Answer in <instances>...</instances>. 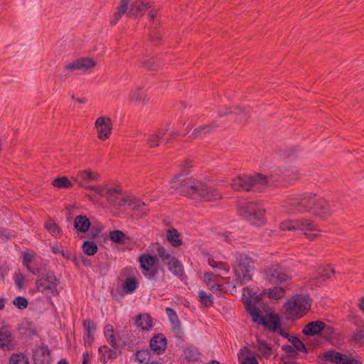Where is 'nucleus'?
I'll return each mask as SVG.
<instances>
[{
	"mask_svg": "<svg viewBox=\"0 0 364 364\" xmlns=\"http://www.w3.org/2000/svg\"><path fill=\"white\" fill-rule=\"evenodd\" d=\"M83 326L85 328L84 339H90L92 337V333L95 330V326L90 319H86L83 322Z\"/></svg>",
	"mask_w": 364,
	"mask_h": 364,
	"instance_id": "obj_42",
	"label": "nucleus"
},
{
	"mask_svg": "<svg viewBox=\"0 0 364 364\" xmlns=\"http://www.w3.org/2000/svg\"><path fill=\"white\" fill-rule=\"evenodd\" d=\"M135 324L141 330H149L152 328V318L150 315L147 314H139L136 316Z\"/></svg>",
	"mask_w": 364,
	"mask_h": 364,
	"instance_id": "obj_25",
	"label": "nucleus"
},
{
	"mask_svg": "<svg viewBox=\"0 0 364 364\" xmlns=\"http://www.w3.org/2000/svg\"><path fill=\"white\" fill-rule=\"evenodd\" d=\"M242 109L240 107H235L234 110L230 109L228 107H225L223 109L220 110L218 112V114L220 116H224L229 113H235V114H240L242 112Z\"/></svg>",
	"mask_w": 364,
	"mask_h": 364,
	"instance_id": "obj_54",
	"label": "nucleus"
},
{
	"mask_svg": "<svg viewBox=\"0 0 364 364\" xmlns=\"http://www.w3.org/2000/svg\"><path fill=\"white\" fill-rule=\"evenodd\" d=\"M13 304L18 309H25L28 306V301L23 296H16L13 300Z\"/></svg>",
	"mask_w": 364,
	"mask_h": 364,
	"instance_id": "obj_47",
	"label": "nucleus"
},
{
	"mask_svg": "<svg viewBox=\"0 0 364 364\" xmlns=\"http://www.w3.org/2000/svg\"><path fill=\"white\" fill-rule=\"evenodd\" d=\"M239 213L250 223L261 226L264 223L265 210L260 205L254 202H242L238 205Z\"/></svg>",
	"mask_w": 364,
	"mask_h": 364,
	"instance_id": "obj_6",
	"label": "nucleus"
},
{
	"mask_svg": "<svg viewBox=\"0 0 364 364\" xmlns=\"http://www.w3.org/2000/svg\"><path fill=\"white\" fill-rule=\"evenodd\" d=\"M33 255L29 252L23 253V263L27 267L28 269L31 270L29 264L31 262Z\"/></svg>",
	"mask_w": 364,
	"mask_h": 364,
	"instance_id": "obj_56",
	"label": "nucleus"
},
{
	"mask_svg": "<svg viewBox=\"0 0 364 364\" xmlns=\"http://www.w3.org/2000/svg\"><path fill=\"white\" fill-rule=\"evenodd\" d=\"M28 359L27 356L22 353H14L11 355L9 359V364H28Z\"/></svg>",
	"mask_w": 364,
	"mask_h": 364,
	"instance_id": "obj_40",
	"label": "nucleus"
},
{
	"mask_svg": "<svg viewBox=\"0 0 364 364\" xmlns=\"http://www.w3.org/2000/svg\"><path fill=\"white\" fill-rule=\"evenodd\" d=\"M208 262L216 272L220 274H227L230 271V267L226 262H218L210 257L208 259Z\"/></svg>",
	"mask_w": 364,
	"mask_h": 364,
	"instance_id": "obj_28",
	"label": "nucleus"
},
{
	"mask_svg": "<svg viewBox=\"0 0 364 364\" xmlns=\"http://www.w3.org/2000/svg\"><path fill=\"white\" fill-rule=\"evenodd\" d=\"M180 235L177 230L175 229L169 230L167 232V240L174 246L178 247L181 245V240L179 238Z\"/></svg>",
	"mask_w": 364,
	"mask_h": 364,
	"instance_id": "obj_41",
	"label": "nucleus"
},
{
	"mask_svg": "<svg viewBox=\"0 0 364 364\" xmlns=\"http://www.w3.org/2000/svg\"><path fill=\"white\" fill-rule=\"evenodd\" d=\"M52 184L56 188H68V178L67 176H63L57 178L53 181Z\"/></svg>",
	"mask_w": 364,
	"mask_h": 364,
	"instance_id": "obj_48",
	"label": "nucleus"
},
{
	"mask_svg": "<svg viewBox=\"0 0 364 364\" xmlns=\"http://www.w3.org/2000/svg\"><path fill=\"white\" fill-rule=\"evenodd\" d=\"M165 311H166V314L170 322H176L177 323V319H178V317L175 310H173V309H171L170 307H166L165 309Z\"/></svg>",
	"mask_w": 364,
	"mask_h": 364,
	"instance_id": "obj_52",
	"label": "nucleus"
},
{
	"mask_svg": "<svg viewBox=\"0 0 364 364\" xmlns=\"http://www.w3.org/2000/svg\"><path fill=\"white\" fill-rule=\"evenodd\" d=\"M324 358L336 364H360L358 360L335 350L326 352L324 354Z\"/></svg>",
	"mask_w": 364,
	"mask_h": 364,
	"instance_id": "obj_16",
	"label": "nucleus"
},
{
	"mask_svg": "<svg viewBox=\"0 0 364 364\" xmlns=\"http://www.w3.org/2000/svg\"><path fill=\"white\" fill-rule=\"evenodd\" d=\"M279 177L272 175L267 178L261 173H255L253 176L240 175L232 179L230 186L237 191L259 190L260 186L264 185H274L279 182Z\"/></svg>",
	"mask_w": 364,
	"mask_h": 364,
	"instance_id": "obj_3",
	"label": "nucleus"
},
{
	"mask_svg": "<svg viewBox=\"0 0 364 364\" xmlns=\"http://www.w3.org/2000/svg\"><path fill=\"white\" fill-rule=\"evenodd\" d=\"M129 206L133 210L137 211L140 216H145L149 213V208L146 205L136 198H131L129 200Z\"/></svg>",
	"mask_w": 364,
	"mask_h": 364,
	"instance_id": "obj_27",
	"label": "nucleus"
},
{
	"mask_svg": "<svg viewBox=\"0 0 364 364\" xmlns=\"http://www.w3.org/2000/svg\"><path fill=\"white\" fill-rule=\"evenodd\" d=\"M241 364H259L257 360L253 356H247L242 361Z\"/></svg>",
	"mask_w": 364,
	"mask_h": 364,
	"instance_id": "obj_58",
	"label": "nucleus"
},
{
	"mask_svg": "<svg viewBox=\"0 0 364 364\" xmlns=\"http://www.w3.org/2000/svg\"><path fill=\"white\" fill-rule=\"evenodd\" d=\"M198 297L200 301L205 306H210L213 304V296L203 290L199 291Z\"/></svg>",
	"mask_w": 364,
	"mask_h": 364,
	"instance_id": "obj_44",
	"label": "nucleus"
},
{
	"mask_svg": "<svg viewBox=\"0 0 364 364\" xmlns=\"http://www.w3.org/2000/svg\"><path fill=\"white\" fill-rule=\"evenodd\" d=\"M255 294L248 288H243L242 297L245 305L246 311L252 317L254 323L259 325L264 323L265 317L263 316L262 311L256 306L255 304L252 303V299L255 298Z\"/></svg>",
	"mask_w": 364,
	"mask_h": 364,
	"instance_id": "obj_10",
	"label": "nucleus"
},
{
	"mask_svg": "<svg viewBox=\"0 0 364 364\" xmlns=\"http://www.w3.org/2000/svg\"><path fill=\"white\" fill-rule=\"evenodd\" d=\"M256 348L258 349V350L262 353L263 356H270L272 353V348L267 342L260 339H257Z\"/></svg>",
	"mask_w": 364,
	"mask_h": 364,
	"instance_id": "obj_39",
	"label": "nucleus"
},
{
	"mask_svg": "<svg viewBox=\"0 0 364 364\" xmlns=\"http://www.w3.org/2000/svg\"><path fill=\"white\" fill-rule=\"evenodd\" d=\"M160 38H161L160 34L156 33L154 36V34L150 35V40L153 42H154L155 41H158Z\"/></svg>",
	"mask_w": 364,
	"mask_h": 364,
	"instance_id": "obj_62",
	"label": "nucleus"
},
{
	"mask_svg": "<svg viewBox=\"0 0 364 364\" xmlns=\"http://www.w3.org/2000/svg\"><path fill=\"white\" fill-rule=\"evenodd\" d=\"M302 332L306 336H315L321 332L331 335L333 331L331 327L327 326L323 321H315L308 323L303 328Z\"/></svg>",
	"mask_w": 364,
	"mask_h": 364,
	"instance_id": "obj_14",
	"label": "nucleus"
},
{
	"mask_svg": "<svg viewBox=\"0 0 364 364\" xmlns=\"http://www.w3.org/2000/svg\"><path fill=\"white\" fill-rule=\"evenodd\" d=\"M139 261L144 276L149 280L156 279L159 272L157 257L149 254H143L139 257Z\"/></svg>",
	"mask_w": 364,
	"mask_h": 364,
	"instance_id": "obj_11",
	"label": "nucleus"
},
{
	"mask_svg": "<svg viewBox=\"0 0 364 364\" xmlns=\"http://www.w3.org/2000/svg\"><path fill=\"white\" fill-rule=\"evenodd\" d=\"M80 176L84 180H97V174L90 171H82L80 173Z\"/></svg>",
	"mask_w": 364,
	"mask_h": 364,
	"instance_id": "obj_53",
	"label": "nucleus"
},
{
	"mask_svg": "<svg viewBox=\"0 0 364 364\" xmlns=\"http://www.w3.org/2000/svg\"><path fill=\"white\" fill-rule=\"evenodd\" d=\"M284 206L292 213H304L313 209L314 214L319 216L328 215L333 211L329 203L311 193L291 196L285 200Z\"/></svg>",
	"mask_w": 364,
	"mask_h": 364,
	"instance_id": "obj_1",
	"label": "nucleus"
},
{
	"mask_svg": "<svg viewBox=\"0 0 364 364\" xmlns=\"http://www.w3.org/2000/svg\"><path fill=\"white\" fill-rule=\"evenodd\" d=\"M168 269L176 276L181 277L183 274V267L181 263L174 257L171 260L170 264H167Z\"/></svg>",
	"mask_w": 364,
	"mask_h": 364,
	"instance_id": "obj_33",
	"label": "nucleus"
},
{
	"mask_svg": "<svg viewBox=\"0 0 364 364\" xmlns=\"http://www.w3.org/2000/svg\"><path fill=\"white\" fill-rule=\"evenodd\" d=\"M265 274L267 279L271 283H282L290 278L287 269L279 264L268 267Z\"/></svg>",
	"mask_w": 364,
	"mask_h": 364,
	"instance_id": "obj_13",
	"label": "nucleus"
},
{
	"mask_svg": "<svg viewBox=\"0 0 364 364\" xmlns=\"http://www.w3.org/2000/svg\"><path fill=\"white\" fill-rule=\"evenodd\" d=\"M51 250L54 254H60L63 257H68L66 251L63 248V247L60 245H55L52 246Z\"/></svg>",
	"mask_w": 364,
	"mask_h": 364,
	"instance_id": "obj_55",
	"label": "nucleus"
},
{
	"mask_svg": "<svg viewBox=\"0 0 364 364\" xmlns=\"http://www.w3.org/2000/svg\"><path fill=\"white\" fill-rule=\"evenodd\" d=\"M149 7V0H121L117 11L111 18L110 23L116 24L126 13L129 16H141Z\"/></svg>",
	"mask_w": 364,
	"mask_h": 364,
	"instance_id": "obj_4",
	"label": "nucleus"
},
{
	"mask_svg": "<svg viewBox=\"0 0 364 364\" xmlns=\"http://www.w3.org/2000/svg\"><path fill=\"white\" fill-rule=\"evenodd\" d=\"M104 335L107 338L108 343L114 348H117L118 344L116 341V338L114 333L113 326L110 324H107L104 328Z\"/></svg>",
	"mask_w": 364,
	"mask_h": 364,
	"instance_id": "obj_34",
	"label": "nucleus"
},
{
	"mask_svg": "<svg viewBox=\"0 0 364 364\" xmlns=\"http://www.w3.org/2000/svg\"><path fill=\"white\" fill-rule=\"evenodd\" d=\"M137 286V280L134 277H129L124 281L123 291L126 294L133 293L136 289Z\"/></svg>",
	"mask_w": 364,
	"mask_h": 364,
	"instance_id": "obj_36",
	"label": "nucleus"
},
{
	"mask_svg": "<svg viewBox=\"0 0 364 364\" xmlns=\"http://www.w3.org/2000/svg\"><path fill=\"white\" fill-rule=\"evenodd\" d=\"M284 349L287 352V353H294L295 352V350L294 348V346H287L286 347L284 348Z\"/></svg>",
	"mask_w": 364,
	"mask_h": 364,
	"instance_id": "obj_63",
	"label": "nucleus"
},
{
	"mask_svg": "<svg viewBox=\"0 0 364 364\" xmlns=\"http://www.w3.org/2000/svg\"><path fill=\"white\" fill-rule=\"evenodd\" d=\"M262 326L272 332L282 331L280 328L281 321L277 315L270 314L268 319L265 318L264 323H262Z\"/></svg>",
	"mask_w": 364,
	"mask_h": 364,
	"instance_id": "obj_24",
	"label": "nucleus"
},
{
	"mask_svg": "<svg viewBox=\"0 0 364 364\" xmlns=\"http://www.w3.org/2000/svg\"><path fill=\"white\" fill-rule=\"evenodd\" d=\"M45 228L48 232L53 236H58L60 234V228L57 224L51 219H49L45 222Z\"/></svg>",
	"mask_w": 364,
	"mask_h": 364,
	"instance_id": "obj_43",
	"label": "nucleus"
},
{
	"mask_svg": "<svg viewBox=\"0 0 364 364\" xmlns=\"http://www.w3.org/2000/svg\"><path fill=\"white\" fill-rule=\"evenodd\" d=\"M74 229L79 235L80 233H85L90 227V221L86 215H80L74 219Z\"/></svg>",
	"mask_w": 364,
	"mask_h": 364,
	"instance_id": "obj_21",
	"label": "nucleus"
},
{
	"mask_svg": "<svg viewBox=\"0 0 364 364\" xmlns=\"http://www.w3.org/2000/svg\"><path fill=\"white\" fill-rule=\"evenodd\" d=\"M98 353L100 360L102 363H106L109 360L117 358V353L107 346L100 347L98 349Z\"/></svg>",
	"mask_w": 364,
	"mask_h": 364,
	"instance_id": "obj_26",
	"label": "nucleus"
},
{
	"mask_svg": "<svg viewBox=\"0 0 364 364\" xmlns=\"http://www.w3.org/2000/svg\"><path fill=\"white\" fill-rule=\"evenodd\" d=\"M282 230H301L304 235L313 239L318 235V229L316 224L308 219L301 218L296 220H286L280 224Z\"/></svg>",
	"mask_w": 364,
	"mask_h": 364,
	"instance_id": "obj_9",
	"label": "nucleus"
},
{
	"mask_svg": "<svg viewBox=\"0 0 364 364\" xmlns=\"http://www.w3.org/2000/svg\"><path fill=\"white\" fill-rule=\"evenodd\" d=\"M309 298L296 295L289 299L284 304V313L289 320H295L302 317L310 308Z\"/></svg>",
	"mask_w": 364,
	"mask_h": 364,
	"instance_id": "obj_5",
	"label": "nucleus"
},
{
	"mask_svg": "<svg viewBox=\"0 0 364 364\" xmlns=\"http://www.w3.org/2000/svg\"><path fill=\"white\" fill-rule=\"evenodd\" d=\"M166 346V338L161 333L155 334L150 340V348L156 355L162 354L165 351Z\"/></svg>",
	"mask_w": 364,
	"mask_h": 364,
	"instance_id": "obj_18",
	"label": "nucleus"
},
{
	"mask_svg": "<svg viewBox=\"0 0 364 364\" xmlns=\"http://www.w3.org/2000/svg\"><path fill=\"white\" fill-rule=\"evenodd\" d=\"M34 364H50V355L48 348L44 346L36 347L33 354Z\"/></svg>",
	"mask_w": 364,
	"mask_h": 364,
	"instance_id": "obj_19",
	"label": "nucleus"
},
{
	"mask_svg": "<svg viewBox=\"0 0 364 364\" xmlns=\"http://www.w3.org/2000/svg\"><path fill=\"white\" fill-rule=\"evenodd\" d=\"M91 189L100 196L107 198L108 202L115 208H120L127 204L129 205L131 198L129 196H119L121 194V189L116 188H102L100 186H87L85 187Z\"/></svg>",
	"mask_w": 364,
	"mask_h": 364,
	"instance_id": "obj_8",
	"label": "nucleus"
},
{
	"mask_svg": "<svg viewBox=\"0 0 364 364\" xmlns=\"http://www.w3.org/2000/svg\"><path fill=\"white\" fill-rule=\"evenodd\" d=\"M109 237L112 242L122 243L125 239V234L121 230H113L110 232Z\"/></svg>",
	"mask_w": 364,
	"mask_h": 364,
	"instance_id": "obj_46",
	"label": "nucleus"
},
{
	"mask_svg": "<svg viewBox=\"0 0 364 364\" xmlns=\"http://www.w3.org/2000/svg\"><path fill=\"white\" fill-rule=\"evenodd\" d=\"M82 250L86 255L92 256L97 253L98 247L94 241L85 240L82 243Z\"/></svg>",
	"mask_w": 364,
	"mask_h": 364,
	"instance_id": "obj_35",
	"label": "nucleus"
},
{
	"mask_svg": "<svg viewBox=\"0 0 364 364\" xmlns=\"http://www.w3.org/2000/svg\"><path fill=\"white\" fill-rule=\"evenodd\" d=\"M134 360L141 364H146L150 361L151 353L149 349L143 348L137 350L134 355Z\"/></svg>",
	"mask_w": 364,
	"mask_h": 364,
	"instance_id": "obj_32",
	"label": "nucleus"
},
{
	"mask_svg": "<svg viewBox=\"0 0 364 364\" xmlns=\"http://www.w3.org/2000/svg\"><path fill=\"white\" fill-rule=\"evenodd\" d=\"M215 276L212 272H205L203 275V280L209 289L213 293H218L220 291V286L215 282Z\"/></svg>",
	"mask_w": 364,
	"mask_h": 364,
	"instance_id": "obj_29",
	"label": "nucleus"
},
{
	"mask_svg": "<svg viewBox=\"0 0 364 364\" xmlns=\"http://www.w3.org/2000/svg\"><path fill=\"white\" fill-rule=\"evenodd\" d=\"M56 286V279L55 276L48 273L42 276L37 281V287L39 291H44L46 290H53Z\"/></svg>",
	"mask_w": 364,
	"mask_h": 364,
	"instance_id": "obj_20",
	"label": "nucleus"
},
{
	"mask_svg": "<svg viewBox=\"0 0 364 364\" xmlns=\"http://www.w3.org/2000/svg\"><path fill=\"white\" fill-rule=\"evenodd\" d=\"M183 175H177L171 180L172 188L178 189L183 196L194 200L212 201L221 198V193L215 189L208 187L205 183L196 179H188L183 181L179 187L176 184L177 181H183Z\"/></svg>",
	"mask_w": 364,
	"mask_h": 364,
	"instance_id": "obj_2",
	"label": "nucleus"
},
{
	"mask_svg": "<svg viewBox=\"0 0 364 364\" xmlns=\"http://www.w3.org/2000/svg\"><path fill=\"white\" fill-rule=\"evenodd\" d=\"M179 134L178 131L168 132L166 129H160L156 133L151 134L147 138V145L149 148H155L168 144L172 138Z\"/></svg>",
	"mask_w": 364,
	"mask_h": 364,
	"instance_id": "obj_12",
	"label": "nucleus"
},
{
	"mask_svg": "<svg viewBox=\"0 0 364 364\" xmlns=\"http://www.w3.org/2000/svg\"><path fill=\"white\" fill-rule=\"evenodd\" d=\"M334 272V269L329 265L321 267L315 272L314 279L316 280L317 283H321L329 278Z\"/></svg>",
	"mask_w": 364,
	"mask_h": 364,
	"instance_id": "obj_23",
	"label": "nucleus"
},
{
	"mask_svg": "<svg viewBox=\"0 0 364 364\" xmlns=\"http://www.w3.org/2000/svg\"><path fill=\"white\" fill-rule=\"evenodd\" d=\"M186 358L189 361H195L198 358L199 353L196 350L187 348L185 350Z\"/></svg>",
	"mask_w": 364,
	"mask_h": 364,
	"instance_id": "obj_51",
	"label": "nucleus"
},
{
	"mask_svg": "<svg viewBox=\"0 0 364 364\" xmlns=\"http://www.w3.org/2000/svg\"><path fill=\"white\" fill-rule=\"evenodd\" d=\"M221 239L226 242H230V235L226 232L223 233L221 235Z\"/></svg>",
	"mask_w": 364,
	"mask_h": 364,
	"instance_id": "obj_61",
	"label": "nucleus"
},
{
	"mask_svg": "<svg viewBox=\"0 0 364 364\" xmlns=\"http://www.w3.org/2000/svg\"><path fill=\"white\" fill-rule=\"evenodd\" d=\"M95 125L100 139L105 140L109 138L112 129V122L110 118L101 116L96 119Z\"/></svg>",
	"mask_w": 364,
	"mask_h": 364,
	"instance_id": "obj_15",
	"label": "nucleus"
},
{
	"mask_svg": "<svg viewBox=\"0 0 364 364\" xmlns=\"http://www.w3.org/2000/svg\"><path fill=\"white\" fill-rule=\"evenodd\" d=\"M10 237V234L9 232H7V231L2 228V229H0V237L1 238H9Z\"/></svg>",
	"mask_w": 364,
	"mask_h": 364,
	"instance_id": "obj_60",
	"label": "nucleus"
},
{
	"mask_svg": "<svg viewBox=\"0 0 364 364\" xmlns=\"http://www.w3.org/2000/svg\"><path fill=\"white\" fill-rule=\"evenodd\" d=\"M14 282L15 284L18 287V288H22L23 284V277L20 274H16L14 277Z\"/></svg>",
	"mask_w": 364,
	"mask_h": 364,
	"instance_id": "obj_57",
	"label": "nucleus"
},
{
	"mask_svg": "<svg viewBox=\"0 0 364 364\" xmlns=\"http://www.w3.org/2000/svg\"><path fill=\"white\" fill-rule=\"evenodd\" d=\"M254 264L252 259L247 255H241L238 260V264L234 268L235 279L233 288L242 286L252 279V272Z\"/></svg>",
	"mask_w": 364,
	"mask_h": 364,
	"instance_id": "obj_7",
	"label": "nucleus"
},
{
	"mask_svg": "<svg viewBox=\"0 0 364 364\" xmlns=\"http://www.w3.org/2000/svg\"><path fill=\"white\" fill-rule=\"evenodd\" d=\"M172 328L173 329L174 332L176 333H181V328L180 325V321L179 319H177L176 322H171Z\"/></svg>",
	"mask_w": 364,
	"mask_h": 364,
	"instance_id": "obj_59",
	"label": "nucleus"
},
{
	"mask_svg": "<svg viewBox=\"0 0 364 364\" xmlns=\"http://www.w3.org/2000/svg\"><path fill=\"white\" fill-rule=\"evenodd\" d=\"M268 297L272 299L279 300L284 297L285 290L282 287H276L269 289L267 292Z\"/></svg>",
	"mask_w": 364,
	"mask_h": 364,
	"instance_id": "obj_38",
	"label": "nucleus"
},
{
	"mask_svg": "<svg viewBox=\"0 0 364 364\" xmlns=\"http://www.w3.org/2000/svg\"><path fill=\"white\" fill-rule=\"evenodd\" d=\"M218 127V125L216 124L215 122L209 125L200 126L194 129L193 132L192 133V136L194 138L202 137L206 135L207 134L210 133L211 131H213Z\"/></svg>",
	"mask_w": 364,
	"mask_h": 364,
	"instance_id": "obj_30",
	"label": "nucleus"
},
{
	"mask_svg": "<svg viewBox=\"0 0 364 364\" xmlns=\"http://www.w3.org/2000/svg\"><path fill=\"white\" fill-rule=\"evenodd\" d=\"M130 100L135 102H144L145 94L142 88L139 86L136 87L133 89L129 95Z\"/></svg>",
	"mask_w": 364,
	"mask_h": 364,
	"instance_id": "obj_37",
	"label": "nucleus"
},
{
	"mask_svg": "<svg viewBox=\"0 0 364 364\" xmlns=\"http://www.w3.org/2000/svg\"><path fill=\"white\" fill-rule=\"evenodd\" d=\"M352 341L360 346H364V332L361 330L356 331L353 335Z\"/></svg>",
	"mask_w": 364,
	"mask_h": 364,
	"instance_id": "obj_49",
	"label": "nucleus"
},
{
	"mask_svg": "<svg viewBox=\"0 0 364 364\" xmlns=\"http://www.w3.org/2000/svg\"><path fill=\"white\" fill-rule=\"evenodd\" d=\"M143 65L149 70H155L159 66L157 60L154 57H150L142 62Z\"/></svg>",
	"mask_w": 364,
	"mask_h": 364,
	"instance_id": "obj_50",
	"label": "nucleus"
},
{
	"mask_svg": "<svg viewBox=\"0 0 364 364\" xmlns=\"http://www.w3.org/2000/svg\"><path fill=\"white\" fill-rule=\"evenodd\" d=\"M358 306L360 307V309L364 311V298H362L359 300V304H358Z\"/></svg>",
	"mask_w": 364,
	"mask_h": 364,
	"instance_id": "obj_64",
	"label": "nucleus"
},
{
	"mask_svg": "<svg viewBox=\"0 0 364 364\" xmlns=\"http://www.w3.org/2000/svg\"><path fill=\"white\" fill-rule=\"evenodd\" d=\"M16 345V341L10 331L6 328H0V348L4 350H11Z\"/></svg>",
	"mask_w": 364,
	"mask_h": 364,
	"instance_id": "obj_17",
	"label": "nucleus"
},
{
	"mask_svg": "<svg viewBox=\"0 0 364 364\" xmlns=\"http://www.w3.org/2000/svg\"><path fill=\"white\" fill-rule=\"evenodd\" d=\"M95 65V63L90 58H81L75 60L74 62L70 63V70H79L82 71L87 70Z\"/></svg>",
	"mask_w": 364,
	"mask_h": 364,
	"instance_id": "obj_22",
	"label": "nucleus"
},
{
	"mask_svg": "<svg viewBox=\"0 0 364 364\" xmlns=\"http://www.w3.org/2000/svg\"><path fill=\"white\" fill-rule=\"evenodd\" d=\"M156 252L166 265L170 264L171 260L175 257L169 250H166L164 247L159 245H157L156 247Z\"/></svg>",
	"mask_w": 364,
	"mask_h": 364,
	"instance_id": "obj_31",
	"label": "nucleus"
},
{
	"mask_svg": "<svg viewBox=\"0 0 364 364\" xmlns=\"http://www.w3.org/2000/svg\"><path fill=\"white\" fill-rule=\"evenodd\" d=\"M289 341L294 346V350L302 353H307V348L306 346L299 338L296 337H292V338Z\"/></svg>",
	"mask_w": 364,
	"mask_h": 364,
	"instance_id": "obj_45",
	"label": "nucleus"
}]
</instances>
